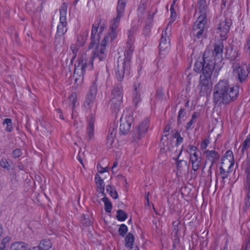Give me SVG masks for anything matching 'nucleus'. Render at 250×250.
<instances>
[{
  "mask_svg": "<svg viewBox=\"0 0 250 250\" xmlns=\"http://www.w3.org/2000/svg\"><path fill=\"white\" fill-rule=\"evenodd\" d=\"M223 41L214 43L212 51L206 50L202 58H198L194 66V71L202 72L200 77L201 91H208L209 89L211 77L215 65L222 60L224 44Z\"/></svg>",
  "mask_w": 250,
  "mask_h": 250,
  "instance_id": "f257e3e1",
  "label": "nucleus"
},
{
  "mask_svg": "<svg viewBox=\"0 0 250 250\" xmlns=\"http://www.w3.org/2000/svg\"><path fill=\"white\" fill-rule=\"evenodd\" d=\"M97 59L93 57L91 54V56L87 57L86 53H83L80 55L75 64L74 77H75V82L78 84L82 83L84 75L85 73V69L87 67L90 66V68L93 67V61Z\"/></svg>",
  "mask_w": 250,
  "mask_h": 250,
  "instance_id": "f03ea898",
  "label": "nucleus"
},
{
  "mask_svg": "<svg viewBox=\"0 0 250 250\" xmlns=\"http://www.w3.org/2000/svg\"><path fill=\"white\" fill-rule=\"evenodd\" d=\"M116 38H113L112 34L108 32V33L101 42V44L97 46L94 50L92 51L91 54L93 55V57L98 59L99 62L104 61L107 56L106 46L108 43L109 41L112 42Z\"/></svg>",
  "mask_w": 250,
  "mask_h": 250,
  "instance_id": "7ed1b4c3",
  "label": "nucleus"
},
{
  "mask_svg": "<svg viewBox=\"0 0 250 250\" xmlns=\"http://www.w3.org/2000/svg\"><path fill=\"white\" fill-rule=\"evenodd\" d=\"M233 85L229 84L227 80H220L215 85L213 94V103L215 105L220 104L221 98L227 90H229Z\"/></svg>",
  "mask_w": 250,
  "mask_h": 250,
  "instance_id": "20e7f679",
  "label": "nucleus"
},
{
  "mask_svg": "<svg viewBox=\"0 0 250 250\" xmlns=\"http://www.w3.org/2000/svg\"><path fill=\"white\" fill-rule=\"evenodd\" d=\"M123 88L121 84L114 86L111 93V108L115 113L119 111L123 99Z\"/></svg>",
  "mask_w": 250,
  "mask_h": 250,
  "instance_id": "39448f33",
  "label": "nucleus"
},
{
  "mask_svg": "<svg viewBox=\"0 0 250 250\" xmlns=\"http://www.w3.org/2000/svg\"><path fill=\"white\" fill-rule=\"evenodd\" d=\"M231 25V20L227 18L221 20L217 25L216 32L219 34L222 41H225L228 38V33Z\"/></svg>",
  "mask_w": 250,
  "mask_h": 250,
  "instance_id": "423d86ee",
  "label": "nucleus"
},
{
  "mask_svg": "<svg viewBox=\"0 0 250 250\" xmlns=\"http://www.w3.org/2000/svg\"><path fill=\"white\" fill-rule=\"evenodd\" d=\"M208 23L207 20H197L194 23L192 28V34L194 38L197 39H203L206 36L205 26Z\"/></svg>",
  "mask_w": 250,
  "mask_h": 250,
  "instance_id": "0eeeda50",
  "label": "nucleus"
},
{
  "mask_svg": "<svg viewBox=\"0 0 250 250\" xmlns=\"http://www.w3.org/2000/svg\"><path fill=\"white\" fill-rule=\"evenodd\" d=\"M245 171L247 175V180L245 184V188L247 193V197L245 198L243 210L246 212L250 207V160L246 163Z\"/></svg>",
  "mask_w": 250,
  "mask_h": 250,
  "instance_id": "6e6552de",
  "label": "nucleus"
},
{
  "mask_svg": "<svg viewBox=\"0 0 250 250\" xmlns=\"http://www.w3.org/2000/svg\"><path fill=\"white\" fill-rule=\"evenodd\" d=\"M239 88V86H233L229 90H227L221 98L220 104H227L235 101L238 97Z\"/></svg>",
  "mask_w": 250,
  "mask_h": 250,
  "instance_id": "1a4fd4ad",
  "label": "nucleus"
},
{
  "mask_svg": "<svg viewBox=\"0 0 250 250\" xmlns=\"http://www.w3.org/2000/svg\"><path fill=\"white\" fill-rule=\"evenodd\" d=\"M133 118L131 115H122L120 118L119 132L120 134H126L130 130Z\"/></svg>",
  "mask_w": 250,
  "mask_h": 250,
  "instance_id": "9d476101",
  "label": "nucleus"
},
{
  "mask_svg": "<svg viewBox=\"0 0 250 250\" xmlns=\"http://www.w3.org/2000/svg\"><path fill=\"white\" fill-rule=\"evenodd\" d=\"M150 125L148 119H146L137 125L133 131L134 135L138 139L144 137L147 132Z\"/></svg>",
  "mask_w": 250,
  "mask_h": 250,
  "instance_id": "9b49d317",
  "label": "nucleus"
},
{
  "mask_svg": "<svg viewBox=\"0 0 250 250\" xmlns=\"http://www.w3.org/2000/svg\"><path fill=\"white\" fill-rule=\"evenodd\" d=\"M107 28L106 21L102 18L100 16L97 17L96 20L92 26L91 32L101 37L103 31Z\"/></svg>",
  "mask_w": 250,
  "mask_h": 250,
  "instance_id": "f8f14e48",
  "label": "nucleus"
},
{
  "mask_svg": "<svg viewBox=\"0 0 250 250\" xmlns=\"http://www.w3.org/2000/svg\"><path fill=\"white\" fill-rule=\"evenodd\" d=\"M129 64H128L126 61H123L118 59L117 65L115 68L116 77L119 82L123 80L125 72H128Z\"/></svg>",
  "mask_w": 250,
  "mask_h": 250,
  "instance_id": "ddd939ff",
  "label": "nucleus"
},
{
  "mask_svg": "<svg viewBox=\"0 0 250 250\" xmlns=\"http://www.w3.org/2000/svg\"><path fill=\"white\" fill-rule=\"evenodd\" d=\"M124 15V13L117 11V16L110 21L108 32L112 34V38H117L118 33V26L121 17Z\"/></svg>",
  "mask_w": 250,
  "mask_h": 250,
  "instance_id": "4468645a",
  "label": "nucleus"
},
{
  "mask_svg": "<svg viewBox=\"0 0 250 250\" xmlns=\"http://www.w3.org/2000/svg\"><path fill=\"white\" fill-rule=\"evenodd\" d=\"M168 29V27H167L165 30H163L162 33L159 45L160 53L164 51H167L170 48V33L168 34L167 32Z\"/></svg>",
  "mask_w": 250,
  "mask_h": 250,
  "instance_id": "2eb2a0df",
  "label": "nucleus"
},
{
  "mask_svg": "<svg viewBox=\"0 0 250 250\" xmlns=\"http://www.w3.org/2000/svg\"><path fill=\"white\" fill-rule=\"evenodd\" d=\"M197 5L199 13H200V16L198 19L202 20V21L207 20L209 9L206 0H198Z\"/></svg>",
  "mask_w": 250,
  "mask_h": 250,
  "instance_id": "dca6fc26",
  "label": "nucleus"
},
{
  "mask_svg": "<svg viewBox=\"0 0 250 250\" xmlns=\"http://www.w3.org/2000/svg\"><path fill=\"white\" fill-rule=\"evenodd\" d=\"M233 71L236 73L237 79L240 83L245 84L247 83L250 76L245 67L239 66L234 69Z\"/></svg>",
  "mask_w": 250,
  "mask_h": 250,
  "instance_id": "f3484780",
  "label": "nucleus"
},
{
  "mask_svg": "<svg viewBox=\"0 0 250 250\" xmlns=\"http://www.w3.org/2000/svg\"><path fill=\"white\" fill-rule=\"evenodd\" d=\"M204 154L206 155L205 165H206L208 162H209L210 163L211 165H213L219 160L220 158V155L219 153L214 150H206L204 152Z\"/></svg>",
  "mask_w": 250,
  "mask_h": 250,
  "instance_id": "a211bd4d",
  "label": "nucleus"
},
{
  "mask_svg": "<svg viewBox=\"0 0 250 250\" xmlns=\"http://www.w3.org/2000/svg\"><path fill=\"white\" fill-rule=\"evenodd\" d=\"M87 134L88 140L90 141L94 136L95 118L93 114H91L87 119Z\"/></svg>",
  "mask_w": 250,
  "mask_h": 250,
  "instance_id": "6ab92c4d",
  "label": "nucleus"
},
{
  "mask_svg": "<svg viewBox=\"0 0 250 250\" xmlns=\"http://www.w3.org/2000/svg\"><path fill=\"white\" fill-rule=\"evenodd\" d=\"M140 83H135L134 85V89L133 91L132 100L133 103L136 107L138 106V104L141 102V98L140 93Z\"/></svg>",
  "mask_w": 250,
  "mask_h": 250,
  "instance_id": "aec40b11",
  "label": "nucleus"
},
{
  "mask_svg": "<svg viewBox=\"0 0 250 250\" xmlns=\"http://www.w3.org/2000/svg\"><path fill=\"white\" fill-rule=\"evenodd\" d=\"M67 31V28L66 25L58 24L55 35V42H60L62 39V37L66 33Z\"/></svg>",
  "mask_w": 250,
  "mask_h": 250,
  "instance_id": "412c9836",
  "label": "nucleus"
},
{
  "mask_svg": "<svg viewBox=\"0 0 250 250\" xmlns=\"http://www.w3.org/2000/svg\"><path fill=\"white\" fill-rule=\"evenodd\" d=\"M67 9V5L65 3H63L61 6L60 9V23L59 24L67 26V22L66 21V13Z\"/></svg>",
  "mask_w": 250,
  "mask_h": 250,
  "instance_id": "4be33fe9",
  "label": "nucleus"
},
{
  "mask_svg": "<svg viewBox=\"0 0 250 250\" xmlns=\"http://www.w3.org/2000/svg\"><path fill=\"white\" fill-rule=\"evenodd\" d=\"M117 128V125L113 124L109 129L108 135L107 137V144L110 146H112L114 142V138L116 134Z\"/></svg>",
  "mask_w": 250,
  "mask_h": 250,
  "instance_id": "5701e85b",
  "label": "nucleus"
},
{
  "mask_svg": "<svg viewBox=\"0 0 250 250\" xmlns=\"http://www.w3.org/2000/svg\"><path fill=\"white\" fill-rule=\"evenodd\" d=\"M233 167V163L229 164L228 167V169L226 170V167L224 166H221L219 170L220 173L219 175L221 176V178L222 179L223 182L225 183V179L227 178L230 173L232 172V168Z\"/></svg>",
  "mask_w": 250,
  "mask_h": 250,
  "instance_id": "b1692460",
  "label": "nucleus"
},
{
  "mask_svg": "<svg viewBox=\"0 0 250 250\" xmlns=\"http://www.w3.org/2000/svg\"><path fill=\"white\" fill-rule=\"evenodd\" d=\"M225 56L227 59L234 61L238 56V52L229 45L226 48Z\"/></svg>",
  "mask_w": 250,
  "mask_h": 250,
  "instance_id": "393cba45",
  "label": "nucleus"
},
{
  "mask_svg": "<svg viewBox=\"0 0 250 250\" xmlns=\"http://www.w3.org/2000/svg\"><path fill=\"white\" fill-rule=\"evenodd\" d=\"M97 91L98 85L97 84L96 81H94L93 82L92 85L89 87L86 98L95 100L97 94Z\"/></svg>",
  "mask_w": 250,
  "mask_h": 250,
  "instance_id": "a878e982",
  "label": "nucleus"
},
{
  "mask_svg": "<svg viewBox=\"0 0 250 250\" xmlns=\"http://www.w3.org/2000/svg\"><path fill=\"white\" fill-rule=\"evenodd\" d=\"M11 248L12 250H31L27 243L21 241L13 243Z\"/></svg>",
  "mask_w": 250,
  "mask_h": 250,
  "instance_id": "bb28decb",
  "label": "nucleus"
},
{
  "mask_svg": "<svg viewBox=\"0 0 250 250\" xmlns=\"http://www.w3.org/2000/svg\"><path fill=\"white\" fill-rule=\"evenodd\" d=\"M222 163H229V165L230 163H233L234 165V159L233 152L231 150H229L227 151L225 155L222 158Z\"/></svg>",
  "mask_w": 250,
  "mask_h": 250,
  "instance_id": "cd10ccee",
  "label": "nucleus"
},
{
  "mask_svg": "<svg viewBox=\"0 0 250 250\" xmlns=\"http://www.w3.org/2000/svg\"><path fill=\"white\" fill-rule=\"evenodd\" d=\"M133 51L134 46H126V49L124 54L125 58L122 60L123 61H126L127 63L129 64Z\"/></svg>",
  "mask_w": 250,
  "mask_h": 250,
  "instance_id": "c85d7f7f",
  "label": "nucleus"
},
{
  "mask_svg": "<svg viewBox=\"0 0 250 250\" xmlns=\"http://www.w3.org/2000/svg\"><path fill=\"white\" fill-rule=\"evenodd\" d=\"M100 37L99 35H96L95 34H92V33H91L90 36V42L88 45V49H91L94 48L95 45L98 46L99 44Z\"/></svg>",
  "mask_w": 250,
  "mask_h": 250,
  "instance_id": "c756f323",
  "label": "nucleus"
},
{
  "mask_svg": "<svg viewBox=\"0 0 250 250\" xmlns=\"http://www.w3.org/2000/svg\"><path fill=\"white\" fill-rule=\"evenodd\" d=\"M134 235L129 232L126 234L125 237V245L126 247L130 249H132L134 243Z\"/></svg>",
  "mask_w": 250,
  "mask_h": 250,
  "instance_id": "7c9ffc66",
  "label": "nucleus"
},
{
  "mask_svg": "<svg viewBox=\"0 0 250 250\" xmlns=\"http://www.w3.org/2000/svg\"><path fill=\"white\" fill-rule=\"evenodd\" d=\"M39 245L42 250H49L51 248L52 244L49 239H44L41 240Z\"/></svg>",
  "mask_w": 250,
  "mask_h": 250,
  "instance_id": "2f4dec72",
  "label": "nucleus"
},
{
  "mask_svg": "<svg viewBox=\"0 0 250 250\" xmlns=\"http://www.w3.org/2000/svg\"><path fill=\"white\" fill-rule=\"evenodd\" d=\"M88 35V31L87 30L83 32L77 37V42L80 45L83 46L85 43Z\"/></svg>",
  "mask_w": 250,
  "mask_h": 250,
  "instance_id": "473e14b6",
  "label": "nucleus"
},
{
  "mask_svg": "<svg viewBox=\"0 0 250 250\" xmlns=\"http://www.w3.org/2000/svg\"><path fill=\"white\" fill-rule=\"evenodd\" d=\"M101 200L104 203L105 211L106 212L110 213L112 208V205L111 201L108 198L105 196L102 198Z\"/></svg>",
  "mask_w": 250,
  "mask_h": 250,
  "instance_id": "72a5a7b5",
  "label": "nucleus"
},
{
  "mask_svg": "<svg viewBox=\"0 0 250 250\" xmlns=\"http://www.w3.org/2000/svg\"><path fill=\"white\" fill-rule=\"evenodd\" d=\"M197 113L196 112H194L192 115L191 120L188 123H187L185 126V128L187 130H189L193 128V124L196 122V120L197 118Z\"/></svg>",
  "mask_w": 250,
  "mask_h": 250,
  "instance_id": "f704fd0d",
  "label": "nucleus"
},
{
  "mask_svg": "<svg viewBox=\"0 0 250 250\" xmlns=\"http://www.w3.org/2000/svg\"><path fill=\"white\" fill-rule=\"evenodd\" d=\"M172 227L173 228L172 233L174 235H178V232L181 228V222L179 219L172 222Z\"/></svg>",
  "mask_w": 250,
  "mask_h": 250,
  "instance_id": "c9c22d12",
  "label": "nucleus"
},
{
  "mask_svg": "<svg viewBox=\"0 0 250 250\" xmlns=\"http://www.w3.org/2000/svg\"><path fill=\"white\" fill-rule=\"evenodd\" d=\"M201 157L190 160V161L192 164V168L194 171H197L199 169V167L201 165Z\"/></svg>",
  "mask_w": 250,
  "mask_h": 250,
  "instance_id": "e433bc0d",
  "label": "nucleus"
},
{
  "mask_svg": "<svg viewBox=\"0 0 250 250\" xmlns=\"http://www.w3.org/2000/svg\"><path fill=\"white\" fill-rule=\"evenodd\" d=\"M127 214L122 209H119L117 211L116 218L119 221H124L127 218Z\"/></svg>",
  "mask_w": 250,
  "mask_h": 250,
  "instance_id": "4c0bfd02",
  "label": "nucleus"
},
{
  "mask_svg": "<svg viewBox=\"0 0 250 250\" xmlns=\"http://www.w3.org/2000/svg\"><path fill=\"white\" fill-rule=\"evenodd\" d=\"M114 188V186L108 185L106 187V191L113 199H116L118 198V195Z\"/></svg>",
  "mask_w": 250,
  "mask_h": 250,
  "instance_id": "58836bf2",
  "label": "nucleus"
},
{
  "mask_svg": "<svg viewBox=\"0 0 250 250\" xmlns=\"http://www.w3.org/2000/svg\"><path fill=\"white\" fill-rule=\"evenodd\" d=\"M128 0H118L117 11L125 13V9Z\"/></svg>",
  "mask_w": 250,
  "mask_h": 250,
  "instance_id": "ea45409f",
  "label": "nucleus"
},
{
  "mask_svg": "<svg viewBox=\"0 0 250 250\" xmlns=\"http://www.w3.org/2000/svg\"><path fill=\"white\" fill-rule=\"evenodd\" d=\"M94 100L85 98L83 103V106L86 111L90 110L93 105Z\"/></svg>",
  "mask_w": 250,
  "mask_h": 250,
  "instance_id": "a19ab883",
  "label": "nucleus"
},
{
  "mask_svg": "<svg viewBox=\"0 0 250 250\" xmlns=\"http://www.w3.org/2000/svg\"><path fill=\"white\" fill-rule=\"evenodd\" d=\"M3 125H7L5 130L7 132H11L13 130L12 120L10 118H6L3 122Z\"/></svg>",
  "mask_w": 250,
  "mask_h": 250,
  "instance_id": "79ce46f5",
  "label": "nucleus"
},
{
  "mask_svg": "<svg viewBox=\"0 0 250 250\" xmlns=\"http://www.w3.org/2000/svg\"><path fill=\"white\" fill-rule=\"evenodd\" d=\"M250 147V138L247 136L246 140L243 142L241 152L244 153L245 151L247 150Z\"/></svg>",
  "mask_w": 250,
  "mask_h": 250,
  "instance_id": "37998d69",
  "label": "nucleus"
},
{
  "mask_svg": "<svg viewBox=\"0 0 250 250\" xmlns=\"http://www.w3.org/2000/svg\"><path fill=\"white\" fill-rule=\"evenodd\" d=\"M134 41L133 32L131 30L128 31V39L126 42V46H133V43Z\"/></svg>",
  "mask_w": 250,
  "mask_h": 250,
  "instance_id": "c03bdc74",
  "label": "nucleus"
},
{
  "mask_svg": "<svg viewBox=\"0 0 250 250\" xmlns=\"http://www.w3.org/2000/svg\"><path fill=\"white\" fill-rule=\"evenodd\" d=\"M177 167L179 170H182L183 168H188V162L185 160H177Z\"/></svg>",
  "mask_w": 250,
  "mask_h": 250,
  "instance_id": "a18cd8bd",
  "label": "nucleus"
},
{
  "mask_svg": "<svg viewBox=\"0 0 250 250\" xmlns=\"http://www.w3.org/2000/svg\"><path fill=\"white\" fill-rule=\"evenodd\" d=\"M127 230L128 228L127 226L123 224L120 225L118 229L119 234L122 237L125 236V234L127 233Z\"/></svg>",
  "mask_w": 250,
  "mask_h": 250,
  "instance_id": "49530a36",
  "label": "nucleus"
},
{
  "mask_svg": "<svg viewBox=\"0 0 250 250\" xmlns=\"http://www.w3.org/2000/svg\"><path fill=\"white\" fill-rule=\"evenodd\" d=\"M186 114V110L184 108H181L178 112L177 117V125H180L182 124L181 119L185 117Z\"/></svg>",
  "mask_w": 250,
  "mask_h": 250,
  "instance_id": "de8ad7c7",
  "label": "nucleus"
},
{
  "mask_svg": "<svg viewBox=\"0 0 250 250\" xmlns=\"http://www.w3.org/2000/svg\"><path fill=\"white\" fill-rule=\"evenodd\" d=\"M0 166L2 167L5 169H9L11 167L9 164L8 160L5 158H2L0 161Z\"/></svg>",
  "mask_w": 250,
  "mask_h": 250,
  "instance_id": "09e8293b",
  "label": "nucleus"
},
{
  "mask_svg": "<svg viewBox=\"0 0 250 250\" xmlns=\"http://www.w3.org/2000/svg\"><path fill=\"white\" fill-rule=\"evenodd\" d=\"M95 182L97 185V187H104L103 179L99 176V174H96L95 177Z\"/></svg>",
  "mask_w": 250,
  "mask_h": 250,
  "instance_id": "8fccbe9b",
  "label": "nucleus"
},
{
  "mask_svg": "<svg viewBox=\"0 0 250 250\" xmlns=\"http://www.w3.org/2000/svg\"><path fill=\"white\" fill-rule=\"evenodd\" d=\"M174 237H175V238L173 240V248L174 249H178L180 247V237L178 236V235H174Z\"/></svg>",
  "mask_w": 250,
  "mask_h": 250,
  "instance_id": "3c124183",
  "label": "nucleus"
},
{
  "mask_svg": "<svg viewBox=\"0 0 250 250\" xmlns=\"http://www.w3.org/2000/svg\"><path fill=\"white\" fill-rule=\"evenodd\" d=\"M22 154V152L21 149L17 148L14 150L12 152V157L14 159H17L20 157Z\"/></svg>",
  "mask_w": 250,
  "mask_h": 250,
  "instance_id": "603ef678",
  "label": "nucleus"
},
{
  "mask_svg": "<svg viewBox=\"0 0 250 250\" xmlns=\"http://www.w3.org/2000/svg\"><path fill=\"white\" fill-rule=\"evenodd\" d=\"M41 125L44 129V132H46V133L48 134L50 133L51 131L50 129V125L49 124L42 122L41 123Z\"/></svg>",
  "mask_w": 250,
  "mask_h": 250,
  "instance_id": "864d4df0",
  "label": "nucleus"
},
{
  "mask_svg": "<svg viewBox=\"0 0 250 250\" xmlns=\"http://www.w3.org/2000/svg\"><path fill=\"white\" fill-rule=\"evenodd\" d=\"M244 49L247 53L250 54V35H249L246 40V42L244 45Z\"/></svg>",
  "mask_w": 250,
  "mask_h": 250,
  "instance_id": "5fc2aeb1",
  "label": "nucleus"
},
{
  "mask_svg": "<svg viewBox=\"0 0 250 250\" xmlns=\"http://www.w3.org/2000/svg\"><path fill=\"white\" fill-rule=\"evenodd\" d=\"M155 95L156 98L158 99H162L164 95L163 89L162 88H159L157 90Z\"/></svg>",
  "mask_w": 250,
  "mask_h": 250,
  "instance_id": "6e6d98bb",
  "label": "nucleus"
},
{
  "mask_svg": "<svg viewBox=\"0 0 250 250\" xmlns=\"http://www.w3.org/2000/svg\"><path fill=\"white\" fill-rule=\"evenodd\" d=\"M176 17H177V14H176V11L170 12V19H169L170 21H169V23H168V24L167 25V27H168L169 25L171 24L172 22H173L175 21V20L176 19Z\"/></svg>",
  "mask_w": 250,
  "mask_h": 250,
  "instance_id": "4d7b16f0",
  "label": "nucleus"
},
{
  "mask_svg": "<svg viewBox=\"0 0 250 250\" xmlns=\"http://www.w3.org/2000/svg\"><path fill=\"white\" fill-rule=\"evenodd\" d=\"M209 143V140L206 139L205 140H204L202 142V143L201 144V145H200L201 149L204 150V149H206V148L207 147Z\"/></svg>",
  "mask_w": 250,
  "mask_h": 250,
  "instance_id": "13d9d810",
  "label": "nucleus"
},
{
  "mask_svg": "<svg viewBox=\"0 0 250 250\" xmlns=\"http://www.w3.org/2000/svg\"><path fill=\"white\" fill-rule=\"evenodd\" d=\"M69 100L73 104V106L74 107L77 101V96L75 93H72V94L69 96Z\"/></svg>",
  "mask_w": 250,
  "mask_h": 250,
  "instance_id": "bf43d9fd",
  "label": "nucleus"
},
{
  "mask_svg": "<svg viewBox=\"0 0 250 250\" xmlns=\"http://www.w3.org/2000/svg\"><path fill=\"white\" fill-rule=\"evenodd\" d=\"M201 157V153L198 149L197 151H196L195 152H194V153L190 155V160L199 158Z\"/></svg>",
  "mask_w": 250,
  "mask_h": 250,
  "instance_id": "052dcab7",
  "label": "nucleus"
},
{
  "mask_svg": "<svg viewBox=\"0 0 250 250\" xmlns=\"http://www.w3.org/2000/svg\"><path fill=\"white\" fill-rule=\"evenodd\" d=\"M198 149L197 148L193 146L192 145H189L188 147V152L190 154V155L192 154L193 153L195 152L196 151H197Z\"/></svg>",
  "mask_w": 250,
  "mask_h": 250,
  "instance_id": "680f3d73",
  "label": "nucleus"
},
{
  "mask_svg": "<svg viewBox=\"0 0 250 250\" xmlns=\"http://www.w3.org/2000/svg\"><path fill=\"white\" fill-rule=\"evenodd\" d=\"M10 241V238L8 236H6L3 238L1 241L0 247L5 246L6 247V244L8 243Z\"/></svg>",
  "mask_w": 250,
  "mask_h": 250,
  "instance_id": "e2e57ef3",
  "label": "nucleus"
},
{
  "mask_svg": "<svg viewBox=\"0 0 250 250\" xmlns=\"http://www.w3.org/2000/svg\"><path fill=\"white\" fill-rule=\"evenodd\" d=\"M97 169L98 172L100 173H103L108 170V168L107 167L104 168L99 164L97 165Z\"/></svg>",
  "mask_w": 250,
  "mask_h": 250,
  "instance_id": "0e129e2a",
  "label": "nucleus"
},
{
  "mask_svg": "<svg viewBox=\"0 0 250 250\" xmlns=\"http://www.w3.org/2000/svg\"><path fill=\"white\" fill-rule=\"evenodd\" d=\"M71 50L72 51L73 54H75V56H77V52L78 51L79 48L77 47L76 44H72L70 46Z\"/></svg>",
  "mask_w": 250,
  "mask_h": 250,
  "instance_id": "69168bd1",
  "label": "nucleus"
},
{
  "mask_svg": "<svg viewBox=\"0 0 250 250\" xmlns=\"http://www.w3.org/2000/svg\"><path fill=\"white\" fill-rule=\"evenodd\" d=\"M82 222L85 226H89L91 225V221L85 217L82 220Z\"/></svg>",
  "mask_w": 250,
  "mask_h": 250,
  "instance_id": "338daca9",
  "label": "nucleus"
},
{
  "mask_svg": "<svg viewBox=\"0 0 250 250\" xmlns=\"http://www.w3.org/2000/svg\"><path fill=\"white\" fill-rule=\"evenodd\" d=\"M184 140V139L183 137L181 136H178V138H176V146H178L180 144L183 143Z\"/></svg>",
  "mask_w": 250,
  "mask_h": 250,
  "instance_id": "774afa93",
  "label": "nucleus"
}]
</instances>
